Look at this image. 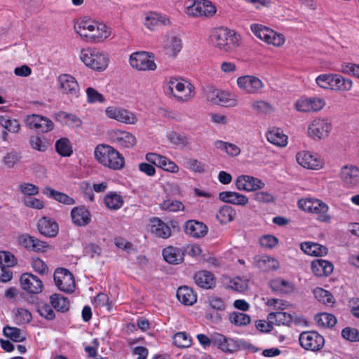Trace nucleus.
I'll return each mask as SVG.
<instances>
[{"label": "nucleus", "mask_w": 359, "mask_h": 359, "mask_svg": "<svg viewBox=\"0 0 359 359\" xmlns=\"http://www.w3.org/2000/svg\"><path fill=\"white\" fill-rule=\"evenodd\" d=\"M26 122L30 128L39 130L42 133L51 131L54 128L50 119L38 114L28 116Z\"/></svg>", "instance_id": "19"}, {"label": "nucleus", "mask_w": 359, "mask_h": 359, "mask_svg": "<svg viewBox=\"0 0 359 359\" xmlns=\"http://www.w3.org/2000/svg\"><path fill=\"white\" fill-rule=\"evenodd\" d=\"M95 156L102 165L111 169L121 170L124 166V158L109 145H97L95 149Z\"/></svg>", "instance_id": "2"}, {"label": "nucleus", "mask_w": 359, "mask_h": 359, "mask_svg": "<svg viewBox=\"0 0 359 359\" xmlns=\"http://www.w3.org/2000/svg\"><path fill=\"white\" fill-rule=\"evenodd\" d=\"M267 140L278 147H285L287 143V136L280 128H273L266 134Z\"/></svg>", "instance_id": "34"}, {"label": "nucleus", "mask_w": 359, "mask_h": 359, "mask_svg": "<svg viewBox=\"0 0 359 359\" xmlns=\"http://www.w3.org/2000/svg\"><path fill=\"white\" fill-rule=\"evenodd\" d=\"M333 264L327 260L316 259L311 263V270L316 276H327L333 271Z\"/></svg>", "instance_id": "27"}, {"label": "nucleus", "mask_w": 359, "mask_h": 359, "mask_svg": "<svg viewBox=\"0 0 359 359\" xmlns=\"http://www.w3.org/2000/svg\"><path fill=\"white\" fill-rule=\"evenodd\" d=\"M215 146L217 149L225 151L231 156H236L241 153V149L236 144L223 142L222 140H217L215 142Z\"/></svg>", "instance_id": "44"}, {"label": "nucleus", "mask_w": 359, "mask_h": 359, "mask_svg": "<svg viewBox=\"0 0 359 359\" xmlns=\"http://www.w3.org/2000/svg\"><path fill=\"white\" fill-rule=\"evenodd\" d=\"M251 107L258 114H267L273 111V106L264 100H255L251 102Z\"/></svg>", "instance_id": "51"}, {"label": "nucleus", "mask_w": 359, "mask_h": 359, "mask_svg": "<svg viewBox=\"0 0 359 359\" xmlns=\"http://www.w3.org/2000/svg\"><path fill=\"white\" fill-rule=\"evenodd\" d=\"M58 83L59 90L62 93L79 97L80 88L74 77L69 74H62L58 77Z\"/></svg>", "instance_id": "10"}, {"label": "nucleus", "mask_w": 359, "mask_h": 359, "mask_svg": "<svg viewBox=\"0 0 359 359\" xmlns=\"http://www.w3.org/2000/svg\"><path fill=\"white\" fill-rule=\"evenodd\" d=\"M184 232L192 237H203L208 233V227L202 222L189 220L184 224Z\"/></svg>", "instance_id": "23"}, {"label": "nucleus", "mask_w": 359, "mask_h": 359, "mask_svg": "<svg viewBox=\"0 0 359 359\" xmlns=\"http://www.w3.org/2000/svg\"><path fill=\"white\" fill-rule=\"evenodd\" d=\"M341 337L351 342L359 341V331L356 328L346 327L341 331Z\"/></svg>", "instance_id": "57"}, {"label": "nucleus", "mask_w": 359, "mask_h": 359, "mask_svg": "<svg viewBox=\"0 0 359 359\" xmlns=\"http://www.w3.org/2000/svg\"><path fill=\"white\" fill-rule=\"evenodd\" d=\"M178 300L186 306H191L197 301V295L194 290L187 286L180 287L177 291Z\"/></svg>", "instance_id": "30"}, {"label": "nucleus", "mask_w": 359, "mask_h": 359, "mask_svg": "<svg viewBox=\"0 0 359 359\" xmlns=\"http://www.w3.org/2000/svg\"><path fill=\"white\" fill-rule=\"evenodd\" d=\"M116 140L120 145L126 148H131L136 144L135 137L128 132H121L120 136L117 137Z\"/></svg>", "instance_id": "52"}, {"label": "nucleus", "mask_w": 359, "mask_h": 359, "mask_svg": "<svg viewBox=\"0 0 359 359\" xmlns=\"http://www.w3.org/2000/svg\"><path fill=\"white\" fill-rule=\"evenodd\" d=\"M238 87L248 93H257L263 87L262 81L254 76H243L237 79Z\"/></svg>", "instance_id": "18"}, {"label": "nucleus", "mask_w": 359, "mask_h": 359, "mask_svg": "<svg viewBox=\"0 0 359 359\" xmlns=\"http://www.w3.org/2000/svg\"><path fill=\"white\" fill-rule=\"evenodd\" d=\"M299 341L302 348L312 351L320 350L325 344L323 337L315 331L303 332L299 335Z\"/></svg>", "instance_id": "5"}, {"label": "nucleus", "mask_w": 359, "mask_h": 359, "mask_svg": "<svg viewBox=\"0 0 359 359\" xmlns=\"http://www.w3.org/2000/svg\"><path fill=\"white\" fill-rule=\"evenodd\" d=\"M1 125L8 132L17 133L20 130V125L16 119H11L4 116L0 118Z\"/></svg>", "instance_id": "54"}, {"label": "nucleus", "mask_w": 359, "mask_h": 359, "mask_svg": "<svg viewBox=\"0 0 359 359\" xmlns=\"http://www.w3.org/2000/svg\"><path fill=\"white\" fill-rule=\"evenodd\" d=\"M182 44L180 38L172 37L166 45L167 53L175 57L182 49Z\"/></svg>", "instance_id": "53"}, {"label": "nucleus", "mask_w": 359, "mask_h": 359, "mask_svg": "<svg viewBox=\"0 0 359 359\" xmlns=\"http://www.w3.org/2000/svg\"><path fill=\"white\" fill-rule=\"evenodd\" d=\"M196 284L203 289H212L215 287L214 275L208 271H199L194 277Z\"/></svg>", "instance_id": "26"}, {"label": "nucleus", "mask_w": 359, "mask_h": 359, "mask_svg": "<svg viewBox=\"0 0 359 359\" xmlns=\"http://www.w3.org/2000/svg\"><path fill=\"white\" fill-rule=\"evenodd\" d=\"M216 13V8L210 1L198 0L187 8V14L193 16L211 17Z\"/></svg>", "instance_id": "11"}, {"label": "nucleus", "mask_w": 359, "mask_h": 359, "mask_svg": "<svg viewBox=\"0 0 359 359\" xmlns=\"http://www.w3.org/2000/svg\"><path fill=\"white\" fill-rule=\"evenodd\" d=\"M193 89L194 86L191 83L186 86L176 78H171L168 83V90L180 101L189 100L193 96Z\"/></svg>", "instance_id": "6"}, {"label": "nucleus", "mask_w": 359, "mask_h": 359, "mask_svg": "<svg viewBox=\"0 0 359 359\" xmlns=\"http://www.w3.org/2000/svg\"><path fill=\"white\" fill-rule=\"evenodd\" d=\"M15 318L18 324H24L30 323L32 319V316L28 310L20 308L17 310Z\"/></svg>", "instance_id": "61"}, {"label": "nucleus", "mask_w": 359, "mask_h": 359, "mask_svg": "<svg viewBox=\"0 0 359 359\" xmlns=\"http://www.w3.org/2000/svg\"><path fill=\"white\" fill-rule=\"evenodd\" d=\"M162 255L164 259L172 264H177L184 259L183 253L177 248L169 246L163 250Z\"/></svg>", "instance_id": "31"}, {"label": "nucleus", "mask_w": 359, "mask_h": 359, "mask_svg": "<svg viewBox=\"0 0 359 359\" xmlns=\"http://www.w3.org/2000/svg\"><path fill=\"white\" fill-rule=\"evenodd\" d=\"M72 222L79 226H84L90 222V213L85 206L74 207L71 211Z\"/></svg>", "instance_id": "21"}, {"label": "nucleus", "mask_w": 359, "mask_h": 359, "mask_svg": "<svg viewBox=\"0 0 359 359\" xmlns=\"http://www.w3.org/2000/svg\"><path fill=\"white\" fill-rule=\"evenodd\" d=\"M250 29L257 38L265 42L271 38L270 34H272V29L262 25L252 24L250 26Z\"/></svg>", "instance_id": "43"}, {"label": "nucleus", "mask_w": 359, "mask_h": 359, "mask_svg": "<svg viewBox=\"0 0 359 359\" xmlns=\"http://www.w3.org/2000/svg\"><path fill=\"white\" fill-rule=\"evenodd\" d=\"M20 158L21 156L19 153L16 151H11L4 156L3 161L7 168H12L20 161Z\"/></svg>", "instance_id": "62"}, {"label": "nucleus", "mask_w": 359, "mask_h": 359, "mask_svg": "<svg viewBox=\"0 0 359 359\" xmlns=\"http://www.w3.org/2000/svg\"><path fill=\"white\" fill-rule=\"evenodd\" d=\"M223 95L222 93L212 86L208 87L205 91L207 100L216 104H222L224 102Z\"/></svg>", "instance_id": "49"}, {"label": "nucleus", "mask_w": 359, "mask_h": 359, "mask_svg": "<svg viewBox=\"0 0 359 359\" xmlns=\"http://www.w3.org/2000/svg\"><path fill=\"white\" fill-rule=\"evenodd\" d=\"M210 42L224 52H231L240 44V37L234 31L226 28L215 29L210 36Z\"/></svg>", "instance_id": "1"}, {"label": "nucleus", "mask_w": 359, "mask_h": 359, "mask_svg": "<svg viewBox=\"0 0 359 359\" xmlns=\"http://www.w3.org/2000/svg\"><path fill=\"white\" fill-rule=\"evenodd\" d=\"M315 320L319 326L332 327L337 323L336 317L330 313H322L315 316Z\"/></svg>", "instance_id": "42"}, {"label": "nucleus", "mask_w": 359, "mask_h": 359, "mask_svg": "<svg viewBox=\"0 0 359 359\" xmlns=\"http://www.w3.org/2000/svg\"><path fill=\"white\" fill-rule=\"evenodd\" d=\"M317 84L325 89H332L331 83H333V74H322L318 76L316 79Z\"/></svg>", "instance_id": "64"}, {"label": "nucleus", "mask_w": 359, "mask_h": 359, "mask_svg": "<svg viewBox=\"0 0 359 359\" xmlns=\"http://www.w3.org/2000/svg\"><path fill=\"white\" fill-rule=\"evenodd\" d=\"M341 179L347 188H355L359 185V168L353 165H346L341 168Z\"/></svg>", "instance_id": "15"}, {"label": "nucleus", "mask_w": 359, "mask_h": 359, "mask_svg": "<svg viewBox=\"0 0 359 359\" xmlns=\"http://www.w3.org/2000/svg\"><path fill=\"white\" fill-rule=\"evenodd\" d=\"M313 293L315 298L324 304L332 306L335 302V299L332 294L322 287H316L313 290Z\"/></svg>", "instance_id": "40"}, {"label": "nucleus", "mask_w": 359, "mask_h": 359, "mask_svg": "<svg viewBox=\"0 0 359 359\" xmlns=\"http://www.w3.org/2000/svg\"><path fill=\"white\" fill-rule=\"evenodd\" d=\"M296 158L298 163L306 168L316 170L320 165L317 158L309 152H299Z\"/></svg>", "instance_id": "32"}, {"label": "nucleus", "mask_w": 359, "mask_h": 359, "mask_svg": "<svg viewBox=\"0 0 359 359\" xmlns=\"http://www.w3.org/2000/svg\"><path fill=\"white\" fill-rule=\"evenodd\" d=\"M4 335L14 342H22L26 340V335L21 329L16 327L6 326L3 329Z\"/></svg>", "instance_id": "38"}, {"label": "nucleus", "mask_w": 359, "mask_h": 359, "mask_svg": "<svg viewBox=\"0 0 359 359\" xmlns=\"http://www.w3.org/2000/svg\"><path fill=\"white\" fill-rule=\"evenodd\" d=\"M160 208L165 210L175 212L180 210H183L184 206L179 201L168 199L160 204Z\"/></svg>", "instance_id": "56"}, {"label": "nucleus", "mask_w": 359, "mask_h": 359, "mask_svg": "<svg viewBox=\"0 0 359 359\" xmlns=\"http://www.w3.org/2000/svg\"><path fill=\"white\" fill-rule=\"evenodd\" d=\"M235 216L234 209L231 206L224 205L218 210L216 218L221 224H227L233 221Z\"/></svg>", "instance_id": "36"}, {"label": "nucleus", "mask_w": 359, "mask_h": 359, "mask_svg": "<svg viewBox=\"0 0 359 359\" xmlns=\"http://www.w3.org/2000/svg\"><path fill=\"white\" fill-rule=\"evenodd\" d=\"M170 20L165 17L158 15L156 13H151L145 18L144 25L150 29L158 25H167Z\"/></svg>", "instance_id": "47"}, {"label": "nucleus", "mask_w": 359, "mask_h": 359, "mask_svg": "<svg viewBox=\"0 0 359 359\" xmlns=\"http://www.w3.org/2000/svg\"><path fill=\"white\" fill-rule=\"evenodd\" d=\"M173 343L179 348H188L191 344V341L185 332H178L173 337Z\"/></svg>", "instance_id": "55"}, {"label": "nucleus", "mask_w": 359, "mask_h": 359, "mask_svg": "<svg viewBox=\"0 0 359 359\" xmlns=\"http://www.w3.org/2000/svg\"><path fill=\"white\" fill-rule=\"evenodd\" d=\"M17 259L15 256L9 252H0V264H4L3 266L11 267L16 264Z\"/></svg>", "instance_id": "63"}, {"label": "nucleus", "mask_w": 359, "mask_h": 359, "mask_svg": "<svg viewBox=\"0 0 359 359\" xmlns=\"http://www.w3.org/2000/svg\"><path fill=\"white\" fill-rule=\"evenodd\" d=\"M18 241L25 249L36 252H44L49 247L46 242L40 241L28 233L19 236Z\"/></svg>", "instance_id": "16"}, {"label": "nucleus", "mask_w": 359, "mask_h": 359, "mask_svg": "<svg viewBox=\"0 0 359 359\" xmlns=\"http://www.w3.org/2000/svg\"><path fill=\"white\" fill-rule=\"evenodd\" d=\"M212 344L225 353H234L239 348L237 341L218 333L212 336Z\"/></svg>", "instance_id": "20"}, {"label": "nucleus", "mask_w": 359, "mask_h": 359, "mask_svg": "<svg viewBox=\"0 0 359 359\" xmlns=\"http://www.w3.org/2000/svg\"><path fill=\"white\" fill-rule=\"evenodd\" d=\"M257 266L266 271L276 269L278 267V262L273 257L264 255L257 260Z\"/></svg>", "instance_id": "50"}, {"label": "nucleus", "mask_w": 359, "mask_h": 359, "mask_svg": "<svg viewBox=\"0 0 359 359\" xmlns=\"http://www.w3.org/2000/svg\"><path fill=\"white\" fill-rule=\"evenodd\" d=\"M37 228L39 232L48 237H55L58 233V224L53 219L46 217L39 220Z\"/></svg>", "instance_id": "22"}, {"label": "nucleus", "mask_w": 359, "mask_h": 359, "mask_svg": "<svg viewBox=\"0 0 359 359\" xmlns=\"http://www.w3.org/2000/svg\"><path fill=\"white\" fill-rule=\"evenodd\" d=\"M105 112L110 118L126 124H135L137 121L136 116L133 112L125 109L109 107L106 109Z\"/></svg>", "instance_id": "13"}, {"label": "nucleus", "mask_w": 359, "mask_h": 359, "mask_svg": "<svg viewBox=\"0 0 359 359\" xmlns=\"http://www.w3.org/2000/svg\"><path fill=\"white\" fill-rule=\"evenodd\" d=\"M300 248L306 254L316 257L326 255L328 252L326 246L317 243L304 242L301 244Z\"/></svg>", "instance_id": "29"}, {"label": "nucleus", "mask_w": 359, "mask_h": 359, "mask_svg": "<svg viewBox=\"0 0 359 359\" xmlns=\"http://www.w3.org/2000/svg\"><path fill=\"white\" fill-rule=\"evenodd\" d=\"M167 137L171 143L176 145L185 148H189L191 145L189 137L185 135L172 131L168 134Z\"/></svg>", "instance_id": "46"}, {"label": "nucleus", "mask_w": 359, "mask_h": 359, "mask_svg": "<svg viewBox=\"0 0 359 359\" xmlns=\"http://www.w3.org/2000/svg\"><path fill=\"white\" fill-rule=\"evenodd\" d=\"M230 322L236 326H245L250 324V317L244 313L233 312L229 315Z\"/></svg>", "instance_id": "48"}, {"label": "nucleus", "mask_w": 359, "mask_h": 359, "mask_svg": "<svg viewBox=\"0 0 359 359\" xmlns=\"http://www.w3.org/2000/svg\"><path fill=\"white\" fill-rule=\"evenodd\" d=\"M50 304L54 309L60 312L69 311V302L67 298L60 294H54L50 297Z\"/></svg>", "instance_id": "39"}, {"label": "nucleus", "mask_w": 359, "mask_h": 359, "mask_svg": "<svg viewBox=\"0 0 359 359\" xmlns=\"http://www.w3.org/2000/svg\"><path fill=\"white\" fill-rule=\"evenodd\" d=\"M151 231L156 236L168 238L171 236L170 227L158 217L151 219Z\"/></svg>", "instance_id": "28"}, {"label": "nucleus", "mask_w": 359, "mask_h": 359, "mask_svg": "<svg viewBox=\"0 0 359 359\" xmlns=\"http://www.w3.org/2000/svg\"><path fill=\"white\" fill-rule=\"evenodd\" d=\"M96 22L90 19H83L74 25V30L81 37L86 40L88 33H90L91 30L95 28Z\"/></svg>", "instance_id": "35"}, {"label": "nucleus", "mask_w": 359, "mask_h": 359, "mask_svg": "<svg viewBox=\"0 0 359 359\" xmlns=\"http://www.w3.org/2000/svg\"><path fill=\"white\" fill-rule=\"evenodd\" d=\"M235 184L238 190L245 191L262 189L265 186V184L261 180L244 175L237 177Z\"/></svg>", "instance_id": "14"}, {"label": "nucleus", "mask_w": 359, "mask_h": 359, "mask_svg": "<svg viewBox=\"0 0 359 359\" xmlns=\"http://www.w3.org/2000/svg\"><path fill=\"white\" fill-rule=\"evenodd\" d=\"M332 90L346 91L352 87V81L339 74H333Z\"/></svg>", "instance_id": "41"}, {"label": "nucleus", "mask_w": 359, "mask_h": 359, "mask_svg": "<svg viewBox=\"0 0 359 359\" xmlns=\"http://www.w3.org/2000/svg\"><path fill=\"white\" fill-rule=\"evenodd\" d=\"M298 206L300 209L316 214L318 219L320 222H327L330 220V217L327 215V205L318 199L306 198L300 199L298 201Z\"/></svg>", "instance_id": "4"}, {"label": "nucleus", "mask_w": 359, "mask_h": 359, "mask_svg": "<svg viewBox=\"0 0 359 359\" xmlns=\"http://www.w3.org/2000/svg\"><path fill=\"white\" fill-rule=\"evenodd\" d=\"M43 194L49 198H53L55 201L65 205H73L75 203V200L73 198L69 196L65 193L57 191L49 187L44 188L43 190Z\"/></svg>", "instance_id": "33"}, {"label": "nucleus", "mask_w": 359, "mask_h": 359, "mask_svg": "<svg viewBox=\"0 0 359 359\" xmlns=\"http://www.w3.org/2000/svg\"><path fill=\"white\" fill-rule=\"evenodd\" d=\"M54 281L57 288L67 293L74 290L75 281L73 275L65 269H57L54 273Z\"/></svg>", "instance_id": "7"}, {"label": "nucleus", "mask_w": 359, "mask_h": 359, "mask_svg": "<svg viewBox=\"0 0 359 359\" xmlns=\"http://www.w3.org/2000/svg\"><path fill=\"white\" fill-rule=\"evenodd\" d=\"M153 57V53L149 52H136L130 57V64L140 71L155 70L156 65L150 58Z\"/></svg>", "instance_id": "8"}, {"label": "nucleus", "mask_w": 359, "mask_h": 359, "mask_svg": "<svg viewBox=\"0 0 359 359\" xmlns=\"http://www.w3.org/2000/svg\"><path fill=\"white\" fill-rule=\"evenodd\" d=\"M31 147L39 151H45L48 147V143L45 138L42 139L39 136H32L29 139Z\"/></svg>", "instance_id": "58"}, {"label": "nucleus", "mask_w": 359, "mask_h": 359, "mask_svg": "<svg viewBox=\"0 0 359 359\" xmlns=\"http://www.w3.org/2000/svg\"><path fill=\"white\" fill-rule=\"evenodd\" d=\"M158 163V165L157 167L170 172L176 173L179 170V167L177 165V164L169 160L168 158L162 156L161 159Z\"/></svg>", "instance_id": "59"}, {"label": "nucleus", "mask_w": 359, "mask_h": 359, "mask_svg": "<svg viewBox=\"0 0 359 359\" xmlns=\"http://www.w3.org/2000/svg\"><path fill=\"white\" fill-rule=\"evenodd\" d=\"M80 58L87 67L96 71H103L108 66L107 57L95 48L82 50Z\"/></svg>", "instance_id": "3"}, {"label": "nucleus", "mask_w": 359, "mask_h": 359, "mask_svg": "<svg viewBox=\"0 0 359 359\" xmlns=\"http://www.w3.org/2000/svg\"><path fill=\"white\" fill-rule=\"evenodd\" d=\"M332 126L325 119H314L309 126L308 133L315 140H320L328 136Z\"/></svg>", "instance_id": "9"}, {"label": "nucleus", "mask_w": 359, "mask_h": 359, "mask_svg": "<svg viewBox=\"0 0 359 359\" xmlns=\"http://www.w3.org/2000/svg\"><path fill=\"white\" fill-rule=\"evenodd\" d=\"M267 320L273 324L277 325H287L290 326L292 322L295 324L299 325L303 323H306V320L302 317H294L289 313L287 312H271L267 316Z\"/></svg>", "instance_id": "12"}, {"label": "nucleus", "mask_w": 359, "mask_h": 359, "mask_svg": "<svg viewBox=\"0 0 359 359\" xmlns=\"http://www.w3.org/2000/svg\"><path fill=\"white\" fill-rule=\"evenodd\" d=\"M20 281L22 289L29 293L38 294L42 291L43 283L36 276L25 273L20 276Z\"/></svg>", "instance_id": "17"}, {"label": "nucleus", "mask_w": 359, "mask_h": 359, "mask_svg": "<svg viewBox=\"0 0 359 359\" xmlns=\"http://www.w3.org/2000/svg\"><path fill=\"white\" fill-rule=\"evenodd\" d=\"M104 203L109 209L118 210L123 204V199L116 192H110L104 196Z\"/></svg>", "instance_id": "37"}, {"label": "nucleus", "mask_w": 359, "mask_h": 359, "mask_svg": "<svg viewBox=\"0 0 359 359\" xmlns=\"http://www.w3.org/2000/svg\"><path fill=\"white\" fill-rule=\"evenodd\" d=\"M110 33L105 25L97 22L95 28L91 30L90 33H88L85 41L88 43H100L108 38Z\"/></svg>", "instance_id": "25"}, {"label": "nucleus", "mask_w": 359, "mask_h": 359, "mask_svg": "<svg viewBox=\"0 0 359 359\" xmlns=\"http://www.w3.org/2000/svg\"><path fill=\"white\" fill-rule=\"evenodd\" d=\"M87 100L89 103L100 102L102 103L105 101L104 97L97 90L92 87L86 89Z\"/></svg>", "instance_id": "60"}, {"label": "nucleus", "mask_w": 359, "mask_h": 359, "mask_svg": "<svg viewBox=\"0 0 359 359\" xmlns=\"http://www.w3.org/2000/svg\"><path fill=\"white\" fill-rule=\"evenodd\" d=\"M219 199L224 203L245 206L248 203V198L234 191H222L219 194Z\"/></svg>", "instance_id": "24"}, {"label": "nucleus", "mask_w": 359, "mask_h": 359, "mask_svg": "<svg viewBox=\"0 0 359 359\" xmlns=\"http://www.w3.org/2000/svg\"><path fill=\"white\" fill-rule=\"evenodd\" d=\"M55 149L62 156H70L73 152L70 141L65 137L61 138L56 142Z\"/></svg>", "instance_id": "45"}]
</instances>
